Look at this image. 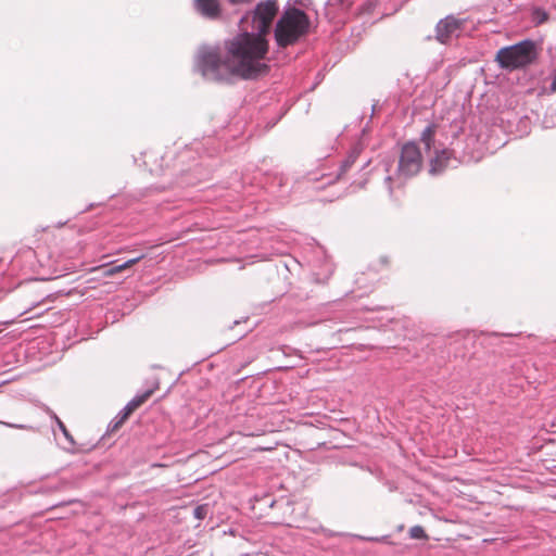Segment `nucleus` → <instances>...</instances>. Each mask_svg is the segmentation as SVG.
<instances>
[{
	"instance_id": "obj_14",
	"label": "nucleus",
	"mask_w": 556,
	"mask_h": 556,
	"mask_svg": "<svg viewBox=\"0 0 556 556\" xmlns=\"http://www.w3.org/2000/svg\"><path fill=\"white\" fill-rule=\"evenodd\" d=\"M331 5L339 7L341 9L348 10L352 5L351 0H329Z\"/></svg>"
},
{
	"instance_id": "obj_11",
	"label": "nucleus",
	"mask_w": 556,
	"mask_h": 556,
	"mask_svg": "<svg viewBox=\"0 0 556 556\" xmlns=\"http://www.w3.org/2000/svg\"><path fill=\"white\" fill-rule=\"evenodd\" d=\"M410 539L415 540H426L428 539L424 528L421 526H414L409 529Z\"/></svg>"
},
{
	"instance_id": "obj_7",
	"label": "nucleus",
	"mask_w": 556,
	"mask_h": 556,
	"mask_svg": "<svg viewBox=\"0 0 556 556\" xmlns=\"http://www.w3.org/2000/svg\"><path fill=\"white\" fill-rule=\"evenodd\" d=\"M140 260V257L129 260L127 262H124L123 264H117L116 262L102 264L100 266L91 268V273H97L99 276H114L118 275L126 269L130 268L135 263H137Z\"/></svg>"
},
{
	"instance_id": "obj_18",
	"label": "nucleus",
	"mask_w": 556,
	"mask_h": 556,
	"mask_svg": "<svg viewBox=\"0 0 556 556\" xmlns=\"http://www.w3.org/2000/svg\"><path fill=\"white\" fill-rule=\"evenodd\" d=\"M363 540H367V541H380V539L378 538H362Z\"/></svg>"
},
{
	"instance_id": "obj_17",
	"label": "nucleus",
	"mask_w": 556,
	"mask_h": 556,
	"mask_svg": "<svg viewBox=\"0 0 556 556\" xmlns=\"http://www.w3.org/2000/svg\"><path fill=\"white\" fill-rule=\"evenodd\" d=\"M201 511H202V507H197V508L194 509V515H195L198 518H202Z\"/></svg>"
},
{
	"instance_id": "obj_9",
	"label": "nucleus",
	"mask_w": 556,
	"mask_h": 556,
	"mask_svg": "<svg viewBox=\"0 0 556 556\" xmlns=\"http://www.w3.org/2000/svg\"><path fill=\"white\" fill-rule=\"evenodd\" d=\"M448 160H450V152L447 150H442V151L435 152V157L431 160L430 172L433 174L440 173L446 166Z\"/></svg>"
},
{
	"instance_id": "obj_10",
	"label": "nucleus",
	"mask_w": 556,
	"mask_h": 556,
	"mask_svg": "<svg viewBox=\"0 0 556 556\" xmlns=\"http://www.w3.org/2000/svg\"><path fill=\"white\" fill-rule=\"evenodd\" d=\"M438 126L434 123L429 124L420 135V141L424 143L426 150H430L435 141Z\"/></svg>"
},
{
	"instance_id": "obj_16",
	"label": "nucleus",
	"mask_w": 556,
	"mask_h": 556,
	"mask_svg": "<svg viewBox=\"0 0 556 556\" xmlns=\"http://www.w3.org/2000/svg\"><path fill=\"white\" fill-rule=\"evenodd\" d=\"M231 3L233 4H238V3H249L251 2L252 0H229Z\"/></svg>"
},
{
	"instance_id": "obj_13",
	"label": "nucleus",
	"mask_w": 556,
	"mask_h": 556,
	"mask_svg": "<svg viewBox=\"0 0 556 556\" xmlns=\"http://www.w3.org/2000/svg\"><path fill=\"white\" fill-rule=\"evenodd\" d=\"M54 419H55V422L59 427V429L63 432L64 437L70 441V442H74L73 440V437L70 434L68 430L66 429L65 425L62 422V420L56 416L54 415Z\"/></svg>"
},
{
	"instance_id": "obj_12",
	"label": "nucleus",
	"mask_w": 556,
	"mask_h": 556,
	"mask_svg": "<svg viewBox=\"0 0 556 556\" xmlns=\"http://www.w3.org/2000/svg\"><path fill=\"white\" fill-rule=\"evenodd\" d=\"M354 162H355V156H349L343 162V164L341 166V169H340V173L336 176V178L331 182H334V181L339 180L348 172V169L352 166V164Z\"/></svg>"
},
{
	"instance_id": "obj_2",
	"label": "nucleus",
	"mask_w": 556,
	"mask_h": 556,
	"mask_svg": "<svg viewBox=\"0 0 556 556\" xmlns=\"http://www.w3.org/2000/svg\"><path fill=\"white\" fill-rule=\"evenodd\" d=\"M311 20L308 15L298 9L289 8L281 14L275 27V40L280 48L295 45L308 34Z\"/></svg>"
},
{
	"instance_id": "obj_1",
	"label": "nucleus",
	"mask_w": 556,
	"mask_h": 556,
	"mask_svg": "<svg viewBox=\"0 0 556 556\" xmlns=\"http://www.w3.org/2000/svg\"><path fill=\"white\" fill-rule=\"evenodd\" d=\"M279 11L277 0H265L257 3L252 12V29L247 28L226 40L225 55L216 49L203 50L198 58V66L202 75L215 81L228 80L231 76L242 79H255L269 72L266 56L269 43L266 36Z\"/></svg>"
},
{
	"instance_id": "obj_15",
	"label": "nucleus",
	"mask_w": 556,
	"mask_h": 556,
	"mask_svg": "<svg viewBox=\"0 0 556 556\" xmlns=\"http://www.w3.org/2000/svg\"><path fill=\"white\" fill-rule=\"evenodd\" d=\"M535 15L538 16L540 23L547 21V14L542 10H536Z\"/></svg>"
},
{
	"instance_id": "obj_4",
	"label": "nucleus",
	"mask_w": 556,
	"mask_h": 556,
	"mask_svg": "<svg viewBox=\"0 0 556 556\" xmlns=\"http://www.w3.org/2000/svg\"><path fill=\"white\" fill-rule=\"evenodd\" d=\"M422 155L416 142L403 144L399 159L397 172L401 176L412 177L420 172Z\"/></svg>"
},
{
	"instance_id": "obj_20",
	"label": "nucleus",
	"mask_w": 556,
	"mask_h": 556,
	"mask_svg": "<svg viewBox=\"0 0 556 556\" xmlns=\"http://www.w3.org/2000/svg\"><path fill=\"white\" fill-rule=\"evenodd\" d=\"M247 18H248V16H247V17H243V18L241 20V24H243V23L247 21Z\"/></svg>"
},
{
	"instance_id": "obj_19",
	"label": "nucleus",
	"mask_w": 556,
	"mask_h": 556,
	"mask_svg": "<svg viewBox=\"0 0 556 556\" xmlns=\"http://www.w3.org/2000/svg\"><path fill=\"white\" fill-rule=\"evenodd\" d=\"M7 425L12 428H24V426H20V425H12V424H7Z\"/></svg>"
},
{
	"instance_id": "obj_8",
	"label": "nucleus",
	"mask_w": 556,
	"mask_h": 556,
	"mask_svg": "<svg viewBox=\"0 0 556 556\" xmlns=\"http://www.w3.org/2000/svg\"><path fill=\"white\" fill-rule=\"evenodd\" d=\"M152 390H148L142 394L136 395L131 401H129L119 413V419L115 422L113 429H116L119 425H122L132 412L140 407L152 395Z\"/></svg>"
},
{
	"instance_id": "obj_6",
	"label": "nucleus",
	"mask_w": 556,
	"mask_h": 556,
	"mask_svg": "<svg viewBox=\"0 0 556 556\" xmlns=\"http://www.w3.org/2000/svg\"><path fill=\"white\" fill-rule=\"evenodd\" d=\"M195 11L205 18L216 20L222 14L219 0H193Z\"/></svg>"
},
{
	"instance_id": "obj_5",
	"label": "nucleus",
	"mask_w": 556,
	"mask_h": 556,
	"mask_svg": "<svg viewBox=\"0 0 556 556\" xmlns=\"http://www.w3.org/2000/svg\"><path fill=\"white\" fill-rule=\"evenodd\" d=\"M462 22L454 16H447L441 20L437 25V39L446 43L454 35L460 30Z\"/></svg>"
},
{
	"instance_id": "obj_3",
	"label": "nucleus",
	"mask_w": 556,
	"mask_h": 556,
	"mask_svg": "<svg viewBox=\"0 0 556 556\" xmlns=\"http://www.w3.org/2000/svg\"><path fill=\"white\" fill-rule=\"evenodd\" d=\"M536 56L535 43L531 40H523L500 49L496 53V61L503 68L516 70L531 64Z\"/></svg>"
}]
</instances>
